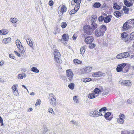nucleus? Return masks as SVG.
Returning <instances> with one entry per match:
<instances>
[{"label":"nucleus","mask_w":134,"mask_h":134,"mask_svg":"<svg viewBox=\"0 0 134 134\" xmlns=\"http://www.w3.org/2000/svg\"><path fill=\"white\" fill-rule=\"evenodd\" d=\"M106 30V28L105 25H102L100 26L99 29H98L96 30L95 32V34L98 37L103 35Z\"/></svg>","instance_id":"f257e3e1"},{"label":"nucleus","mask_w":134,"mask_h":134,"mask_svg":"<svg viewBox=\"0 0 134 134\" xmlns=\"http://www.w3.org/2000/svg\"><path fill=\"white\" fill-rule=\"evenodd\" d=\"M90 27L89 25L85 26L83 27V29L85 31V32L88 35H91L93 33V30H95L97 27L95 25L93 26L91 25Z\"/></svg>","instance_id":"f03ea898"},{"label":"nucleus","mask_w":134,"mask_h":134,"mask_svg":"<svg viewBox=\"0 0 134 134\" xmlns=\"http://www.w3.org/2000/svg\"><path fill=\"white\" fill-rule=\"evenodd\" d=\"M49 102L50 104L53 107L56 106L57 104L56 97L52 93L49 94L48 97Z\"/></svg>","instance_id":"7ed1b4c3"},{"label":"nucleus","mask_w":134,"mask_h":134,"mask_svg":"<svg viewBox=\"0 0 134 134\" xmlns=\"http://www.w3.org/2000/svg\"><path fill=\"white\" fill-rule=\"evenodd\" d=\"M17 47L19 49V51L22 53H23L25 52V51L20 41L19 40H17L15 41Z\"/></svg>","instance_id":"20e7f679"},{"label":"nucleus","mask_w":134,"mask_h":134,"mask_svg":"<svg viewBox=\"0 0 134 134\" xmlns=\"http://www.w3.org/2000/svg\"><path fill=\"white\" fill-rule=\"evenodd\" d=\"M54 58L58 63H60V53L59 51L57 49L54 50Z\"/></svg>","instance_id":"39448f33"},{"label":"nucleus","mask_w":134,"mask_h":134,"mask_svg":"<svg viewBox=\"0 0 134 134\" xmlns=\"http://www.w3.org/2000/svg\"><path fill=\"white\" fill-rule=\"evenodd\" d=\"M130 56L128 52H125L121 53L118 54L116 57L118 59H121L122 58H126Z\"/></svg>","instance_id":"423d86ee"},{"label":"nucleus","mask_w":134,"mask_h":134,"mask_svg":"<svg viewBox=\"0 0 134 134\" xmlns=\"http://www.w3.org/2000/svg\"><path fill=\"white\" fill-rule=\"evenodd\" d=\"M66 73L67 77L68 78L69 80L70 81H72V80L74 74L71 70L70 69L67 70Z\"/></svg>","instance_id":"0eeeda50"},{"label":"nucleus","mask_w":134,"mask_h":134,"mask_svg":"<svg viewBox=\"0 0 134 134\" xmlns=\"http://www.w3.org/2000/svg\"><path fill=\"white\" fill-rule=\"evenodd\" d=\"M126 65V64L124 63L118 65L116 69L117 71V72L122 71L124 72H127L126 71L125 72L124 71H123L122 70L123 68H124Z\"/></svg>","instance_id":"6e6552de"},{"label":"nucleus","mask_w":134,"mask_h":134,"mask_svg":"<svg viewBox=\"0 0 134 134\" xmlns=\"http://www.w3.org/2000/svg\"><path fill=\"white\" fill-rule=\"evenodd\" d=\"M97 18V16L96 15H93L91 16V25L94 26L95 25L97 27L98 25L95 23L96 21Z\"/></svg>","instance_id":"1a4fd4ad"},{"label":"nucleus","mask_w":134,"mask_h":134,"mask_svg":"<svg viewBox=\"0 0 134 134\" xmlns=\"http://www.w3.org/2000/svg\"><path fill=\"white\" fill-rule=\"evenodd\" d=\"M127 34L125 32L122 33L121 35V37L122 38V40L126 43H128L129 41V40L127 38Z\"/></svg>","instance_id":"9d476101"},{"label":"nucleus","mask_w":134,"mask_h":134,"mask_svg":"<svg viewBox=\"0 0 134 134\" xmlns=\"http://www.w3.org/2000/svg\"><path fill=\"white\" fill-rule=\"evenodd\" d=\"M98 113H99L98 111L95 110L94 111H91L89 114V115L93 117H97L99 116Z\"/></svg>","instance_id":"9b49d317"},{"label":"nucleus","mask_w":134,"mask_h":134,"mask_svg":"<svg viewBox=\"0 0 134 134\" xmlns=\"http://www.w3.org/2000/svg\"><path fill=\"white\" fill-rule=\"evenodd\" d=\"M105 73L101 72L100 71L95 72L92 74V76L93 77H98L104 76Z\"/></svg>","instance_id":"f8f14e48"},{"label":"nucleus","mask_w":134,"mask_h":134,"mask_svg":"<svg viewBox=\"0 0 134 134\" xmlns=\"http://www.w3.org/2000/svg\"><path fill=\"white\" fill-rule=\"evenodd\" d=\"M93 40V38L91 36L86 37L85 39V41L86 43L90 44Z\"/></svg>","instance_id":"ddd939ff"},{"label":"nucleus","mask_w":134,"mask_h":134,"mask_svg":"<svg viewBox=\"0 0 134 134\" xmlns=\"http://www.w3.org/2000/svg\"><path fill=\"white\" fill-rule=\"evenodd\" d=\"M67 8L64 5H63L60 9L58 11V13L59 14L62 15L63 13L65 12L66 11Z\"/></svg>","instance_id":"4468645a"},{"label":"nucleus","mask_w":134,"mask_h":134,"mask_svg":"<svg viewBox=\"0 0 134 134\" xmlns=\"http://www.w3.org/2000/svg\"><path fill=\"white\" fill-rule=\"evenodd\" d=\"M120 117L117 119L118 122L119 124H122L124 122L123 119L125 116L123 114H120L119 115Z\"/></svg>","instance_id":"2eb2a0df"},{"label":"nucleus","mask_w":134,"mask_h":134,"mask_svg":"<svg viewBox=\"0 0 134 134\" xmlns=\"http://www.w3.org/2000/svg\"><path fill=\"white\" fill-rule=\"evenodd\" d=\"M62 38L59 40L60 41H62L63 40L65 41V43H64V44H66V41H68L69 39V36L68 34H64L62 36Z\"/></svg>","instance_id":"dca6fc26"},{"label":"nucleus","mask_w":134,"mask_h":134,"mask_svg":"<svg viewBox=\"0 0 134 134\" xmlns=\"http://www.w3.org/2000/svg\"><path fill=\"white\" fill-rule=\"evenodd\" d=\"M92 69V67L88 66L85 68L83 71L84 74H87L90 72Z\"/></svg>","instance_id":"f3484780"},{"label":"nucleus","mask_w":134,"mask_h":134,"mask_svg":"<svg viewBox=\"0 0 134 134\" xmlns=\"http://www.w3.org/2000/svg\"><path fill=\"white\" fill-rule=\"evenodd\" d=\"M106 16L104 17V21L105 23H108L111 20V16L110 15Z\"/></svg>","instance_id":"a211bd4d"},{"label":"nucleus","mask_w":134,"mask_h":134,"mask_svg":"<svg viewBox=\"0 0 134 134\" xmlns=\"http://www.w3.org/2000/svg\"><path fill=\"white\" fill-rule=\"evenodd\" d=\"M98 96V95H95L94 93H90L88 95V97L91 99H93Z\"/></svg>","instance_id":"6ab92c4d"},{"label":"nucleus","mask_w":134,"mask_h":134,"mask_svg":"<svg viewBox=\"0 0 134 134\" xmlns=\"http://www.w3.org/2000/svg\"><path fill=\"white\" fill-rule=\"evenodd\" d=\"M130 0H124V3L127 7H130L132 5V3L129 2Z\"/></svg>","instance_id":"aec40b11"},{"label":"nucleus","mask_w":134,"mask_h":134,"mask_svg":"<svg viewBox=\"0 0 134 134\" xmlns=\"http://www.w3.org/2000/svg\"><path fill=\"white\" fill-rule=\"evenodd\" d=\"M85 48V46H82L80 48V53L82 55H83L84 54V53L86 51Z\"/></svg>","instance_id":"412c9836"},{"label":"nucleus","mask_w":134,"mask_h":134,"mask_svg":"<svg viewBox=\"0 0 134 134\" xmlns=\"http://www.w3.org/2000/svg\"><path fill=\"white\" fill-rule=\"evenodd\" d=\"M26 41L27 44L30 47H32L33 46V44L32 42V40L31 38H28L27 40H26Z\"/></svg>","instance_id":"4be33fe9"},{"label":"nucleus","mask_w":134,"mask_h":134,"mask_svg":"<svg viewBox=\"0 0 134 134\" xmlns=\"http://www.w3.org/2000/svg\"><path fill=\"white\" fill-rule=\"evenodd\" d=\"M11 41V38L10 37H8L4 39L3 42L5 44H6L9 42Z\"/></svg>","instance_id":"5701e85b"},{"label":"nucleus","mask_w":134,"mask_h":134,"mask_svg":"<svg viewBox=\"0 0 134 134\" xmlns=\"http://www.w3.org/2000/svg\"><path fill=\"white\" fill-rule=\"evenodd\" d=\"M114 8L115 9L119 10L120 8V6L118 5L116 3H115L113 4Z\"/></svg>","instance_id":"b1692460"},{"label":"nucleus","mask_w":134,"mask_h":134,"mask_svg":"<svg viewBox=\"0 0 134 134\" xmlns=\"http://www.w3.org/2000/svg\"><path fill=\"white\" fill-rule=\"evenodd\" d=\"M8 32V31L6 29H3L1 30H0V34L1 35H5L7 34Z\"/></svg>","instance_id":"393cba45"},{"label":"nucleus","mask_w":134,"mask_h":134,"mask_svg":"<svg viewBox=\"0 0 134 134\" xmlns=\"http://www.w3.org/2000/svg\"><path fill=\"white\" fill-rule=\"evenodd\" d=\"M94 93L96 94H97L98 95V94L101 92V90L98 88H95L93 91Z\"/></svg>","instance_id":"a878e982"},{"label":"nucleus","mask_w":134,"mask_h":134,"mask_svg":"<svg viewBox=\"0 0 134 134\" xmlns=\"http://www.w3.org/2000/svg\"><path fill=\"white\" fill-rule=\"evenodd\" d=\"M114 14L117 18H119L121 15V13L118 11L114 12Z\"/></svg>","instance_id":"bb28decb"},{"label":"nucleus","mask_w":134,"mask_h":134,"mask_svg":"<svg viewBox=\"0 0 134 134\" xmlns=\"http://www.w3.org/2000/svg\"><path fill=\"white\" fill-rule=\"evenodd\" d=\"M127 23H128L127 22H126L124 24L123 27L124 31H125L128 29Z\"/></svg>","instance_id":"cd10ccee"},{"label":"nucleus","mask_w":134,"mask_h":134,"mask_svg":"<svg viewBox=\"0 0 134 134\" xmlns=\"http://www.w3.org/2000/svg\"><path fill=\"white\" fill-rule=\"evenodd\" d=\"M111 113L110 112H108L105 113L104 116L105 118L107 120H110V119L108 118L109 116L110 115Z\"/></svg>","instance_id":"c85d7f7f"},{"label":"nucleus","mask_w":134,"mask_h":134,"mask_svg":"<svg viewBox=\"0 0 134 134\" xmlns=\"http://www.w3.org/2000/svg\"><path fill=\"white\" fill-rule=\"evenodd\" d=\"M107 14H104L103 15H101L99 16L98 18V20L99 21H102L103 20H104V16H106Z\"/></svg>","instance_id":"c756f323"},{"label":"nucleus","mask_w":134,"mask_h":134,"mask_svg":"<svg viewBox=\"0 0 134 134\" xmlns=\"http://www.w3.org/2000/svg\"><path fill=\"white\" fill-rule=\"evenodd\" d=\"M31 70L33 72L38 73L39 70L35 67H33L31 68Z\"/></svg>","instance_id":"7c9ffc66"},{"label":"nucleus","mask_w":134,"mask_h":134,"mask_svg":"<svg viewBox=\"0 0 134 134\" xmlns=\"http://www.w3.org/2000/svg\"><path fill=\"white\" fill-rule=\"evenodd\" d=\"M122 10L124 11V13L125 14H128L129 11V8L125 6L123 7Z\"/></svg>","instance_id":"2f4dec72"},{"label":"nucleus","mask_w":134,"mask_h":134,"mask_svg":"<svg viewBox=\"0 0 134 134\" xmlns=\"http://www.w3.org/2000/svg\"><path fill=\"white\" fill-rule=\"evenodd\" d=\"M10 21L13 23H15L18 21V19L16 18H12L10 19Z\"/></svg>","instance_id":"473e14b6"},{"label":"nucleus","mask_w":134,"mask_h":134,"mask_svg":"<svg viewBox=\"0 0 134 134\" xmlns=\"http://www.w3.org/2000/svg\"><path fill=\"white\" fill-rule=\"evenodd\" d=\"M125 86H130L132 85V83L129 80H125Z\"/></svg>","instance_id":"72a5a7b5"},{"label":"nucleus","mask_w":134,"mask_h":134,"mask_svg":"<svg viewBox=\"0 0 134 134\" xmlns=\"http://www.w3.org/2000/svg\"><path fill=\"white\" fill-rule=\"evenodd\" d=\"M91 80V79L90 78H86L85 79H83L81 80V81L83 82H86L89 81H90Z\"/></svg>","instance_id":"f704fd0d"},{"label":"nucleus","mask_w":134,"mask_h":134,"mask_svg":"<svg viewBox=\"0 0 134 134\" xmlns=\"http://www.w3.org/2000/svg\"><path fill=\"white\" fill-rule=\"evenodd\" d=\"M73 61L75 64H81L82 63V62L81 61L77 59H74Z\"/></svg>","instance_id":"c9c22d12"},{"label":"nucleus","mask_w":134,"mask_h":134,"mask_svg":"<svg viewBox=\"0 0 134 134\" xmlns=\"http://www.w3.org/2000/svg\"><path fill=\"white\" fill-rule=\"evenodd\" d=\"M101 5L100 4L99 2H96L93 5V7L94 8H99Z\"/></svg>","instance_id":"e433bc0d"},{"label":"nucleus","mask_w":134,"mask_h":134,"mask_svg":"<svg viewBox=\"0 0 134 134\" xmlns=\"http://www.w3.org/2000/svg\"><path fill=\"white\" fill-rule=\"evenodd\" d=\"M125 80H121L119 81V83L121 86L125 85Z\"/></svg>","instance_id":"4c0bfd02"},{"label":"nucleus","mask_w":134,"mask_h":134,"mask_svg":"<svg viewBox=\"0 0 134 134\" xmlns=\"http://www.w3.org/2000/svg\"><path fill=\"white\" fill-rule=\"evenodd\" d=\"M18 87V85L17 84L13 85L12 87V91L17 90Z\"/></svg>","instance_id":"58836bf2"},{"label":"nucleus","mask_w":134,"mask_h":134,"mask_svg":"<svg viewBox=\"0 0 134 134\" xmlns=\"http://www.w3.org/2000/svg\"><path fill=\"white\" fill-rule=\"evenodd\" d=\"M48 111L49 113L52 114L53 115H54L55 113L53 111V109L51 108H49L48 109Z\"/></svg>","instance_id":"ea45409f"},{"label":"nucleus","mask_w":134,"mask_h":134,"mask_svg":"<svg viewBox=\"0 0 134 134\" xmlns=\"http://www.w3.org/2000/svg\"><path fill=\"white\" fill-rule=\"evenodd\" d=\"M12 92L14 95L18 96H19V93L18 92V90L12 91Z\"/></svg>","instance_id":"a19ab883"},{"label":"nucleus","mask_w":134,"mask_h":134,"mask_svg":"<svg viewBox=\"0 0 134 134\" xmlns=\"http://www.w3.org/2000/svg\"><path fill=\"white\" fill-rule=\"evenodd\" d=\"M67 26V24L65 22H63L61 24V26L63 28H65Z\"/></svg>","instance_id":"79ce46f5"},{"label":"nucleus","mask_w":134,"mask_h":134,"mask_svg":"<svg viewBox=\"0 0 134 134\" xmlns=\"http://www.w3.org/2000/svg\"><path fill=\"white\" fill-rule=\"evenodd\" d=\"M68 87L71 90H73L74 88V84L73 83H71L68 85Z\"/></svg>","instance_id":"37998d69"},{"label":"nucleus","mask_w":134,"mask_h":134,"mask_svg":"<svg viewBox=\"0 0 134 134\" xmlns=\"http://www.w3.org/2000/svg\"><path fill=\"white\" fill-rule=\"evenodd\" d=\"M73 99L74 102L76 103H78L79 102V101L77 98V96H75L73 97Z\"/></svg>","instance_id":"c03bdc74"},{"label":"nucleus","mask_w":134,"mask_h":134,"mask_svg":"<svg viewBox=\"0 0 134 134\" xmlns=\"http://www.w3.org/2000/svg\"><path fill=\"white\" fill-rule=\"evenodd\" d=\"M60 31V29L58 28H56L53 32V34L54 35H56L58 33H59Z\"/></svg>","instance_id":"a18cd8bd"},{"label":"nucleus","mask_w":134,"mask_h":134,"mask_svg":"<svg viewBox=\"0 0 134 134\" xmlns=\"http://www.w3.org/2000/svg\"><path fill=\"white\" fill-rule=\"evenodd\" d=\"M41 101L40 99H38L37 100V102L35 104L36 106L38 105H39L41 104Z\"/></svg>","instance_id":"49530a36"},{"label":"nucleus","mask_w":134,"mask_h":134,"mask_svg":"<svg viewBox=\"0 0 134 134\" xmlns=\"http://www.w3.org/2000/svg\"><path fill=\"white\" fill-rule=\"evenodd\" d=\"M17 78L18 79H22L23 78V75L22 74H19L17 76Z\"/></svg>","instance_id":"de8ad7c7"},{"label":"nucleus","mask_w":134,"mask_h":134,"mask_svg":"<svg viewBox=\"0 0 134 134\" xmlns=\"http://www.w3.org/2000/svg\"><path fill=\"white\" fill-rule=\"evenodd\" d=\"M107 108L106 107H104L100 109L99 110V111L100 112H101L102 111H106L107 110Z\"/></svg>","instance_id":"09e8293b"},{"label":"nucleus","mask_w":134,"mask_h":134,"mask_svg":"<svg viewBox=\"0 0 134 134\" xmlns=\"http://www.w3.org/2000/svg\"><path fill=\"white\" fill-rule=\"evenodd\" d=\"M96 45L94 43H91L90 44L89 47L91 49H93L95 47Z\"/></svg>","instance_id":"8fccbe9b"},{"label":"nucleus","mask_w":134,"mask_h":134,"mask_svg":"<svg viewBox=\"0 0 134 134\" xmlns=\"http://www.w3.org/2000/svg\"><path fill=\"white\" fill-rule=\"evenodd\" d=\"M134 34L133 32H132L130 34V39H134V35L133 34Z\"/></svg>","instance_id":"3c124183"},{"label":"nucleus","mask_w":134,"mask_h":134,"mask_svg":"<svg viewBox=\"0 0 134 134\" xmlns=\"http://www.w3.org/2000/svg\"><path fill=\"white\" fill-rule=\"evenodd\" d=\"M81 2V0H74V2L76 3L77 4H79Z\"/></svg>","instance_id":"603ef678"},{"label":"nucleus","mask_w":134,"mask_h":134,"mask_svg":"<svg viewBox=\"0 0 134 134\" xmlns=\"http://www.w3.org/2000/svg\"><path fill=\"white\" fill-rule=\"evenodd\" d=\"M78 5L77 6L76 5L74 8V9L75 10L76 12H77L79 8V7H80L79 4H78Z\"/></svg>","instance_id":"864d4df0"},{"label":"nucleus","mask_w":134,"mask_h":134,"mask_svg":"<svg viewBox=\"0 0 134 134\" xmlns=\"http://www.w3.org/2000/svg\"><path fill=\"white\" fill-rule=\"evenodd\" d=\"M121 134H129V132L127 131H122L121 132Z\"/></svg>","instance_id":"5fc2aeb1"},{"label":"nucleus","mask_w":134,"mask_h":134,"mask_svg":"<svg viewBox=\"0 0 134 134\" xmlns=\"http://www.w3.org/2000/svg\"><path fill=\"white\" fill-rule=\"evenodd\" d=\"M75 12H76L75 10L74 9H72L71 11L70 12V14L71 15L75 13Z\"/></svg>","instance_id":"6e6d98bb"},{"label":"nucleus","mask_w":134,"mask_h":134,"mask_svg":"<svg viewBox=\"0 0 134 134\" xmlns=\"http://www.w3.org/2000/svg\"><path fill=\"white\" fill-rule=\"evenodd\" d=\"M72 122H73L74 124L76 125H78V122H77L75 121L74 120H72L71 121Z\"/></svg>","instance_id":"4d7b16f0"},{"label":"nucleus","mask_w":134,"mask_h":134,"mask_svg":"<svg viewBox=\"0 0 134 134\" xmlns=\"http://www.w3.org/2000/svg\"><path fill=\"white\" fill-rule=\"evenodd\" d=\"M53 1L52 0H50L49 2V5L50 6H52L53 5Z\"/></svg>","instance_id":"13d9d810"},{"label":"nucleus","mask_w":134,"mask_h":134,"mask_svg":"<svg viewBox=\"0 0 134 134\" xmlns=\"http://www.w3.org/2000/svg\"><path fill=\"white\" fill-rule=\"evenodd\" d=\"M9 57L12 59H14L15 58V57L13 56V54H10L9 55Z\"/></svg>","instance_id":"bf43d9fd"},{"label":"nucleus","mask_w":134,"mask_h":134,"mask_svg":"<svg viewBox=\"0 0 134 134\" xmlns=\"http://www.w3.org/2000/svg\"><path fill=\"white\" fill-rule=\"evenodd\" d=\"M4 62L3 60H2L0 62V66H2L4 64Z\"/></svg>","instance_id":"052dcab7"},{"label":"nucleus","mask_w":134,"mask_h":134,"mask_svg":"<svg viewBox=\"0 0 134 134\" xmlns=\"http://www.w3.org/2000/svg\"><path fill=\"white\" fill-rule=\"evenodd\" d=\"M134 21V19H131L129 20H128L127 22L130 23L131 22V23L133 22Z\"/></svg>","instance_id":"680f3d73"},{"label":"nucleus","mask_w":134,"mask_h":134,"mask_svg":"<svg viewBox=\"0 0 134 134\" xmlns=\"http://www.w3.org/2000/svg\"><path fill=\"white\" fill-rule=\"evenodd\" d=\"M76 37H77V36H76V35H73V37H72V38H73V40H75L76 39Z\"/></svg>","instance_id":"e2e57ef3"},{"label":"nucleus","mask_w":134,"mask_h":134,"mask_svg":"<svg viewBox=\"0 0 134 134\" xmlns=\"http://www.w3.org/2000/svg\"><path fill=\"white\" fill-rule=\"evenodd\" d=\"M22 86L23 87H24L25 89H26L27 90V91L28 92H29V91H28V90L26 88V87L24 85H22Z\"/></svg>","instance_id":"0e129e2a"},{"label":"nucleus","mask_w":134,"mask_h":134,"mask_svg":"<svg viewBox=\"0 0 134 134\" xmlns=\"http://www.w3.org/2000/svg\"><path fill=\"white\" fill-rule=\"evenodd\" d=\"M127 102L129 104H131V102L130 99H129L127 100Z\"/></svg>","instance_id":"69168bd1"},{"label":"nucleus","mask_w":134,"mask_h":134,"mask_svg":"<svg viewBox=\"0 0 134 134\" xmlns=\"http://www.w3.org/2000/svg\"><path fill=\"white\" fill-rule=\"evenodd\" d=\"M32 109L31 108H29L28 110L27 111V112H30V111H32Z\"/></svg>","instance_id":"338daca9"},{"label":"nucleus","mask_w":134,"mask_h":134,"mask_svg":"<svg viewBox=\"0 0 134 134\" xmlns=\"http://www.w3.org/2000/svg\"><path fill=\"white\" fill-rule=\"evenodd\" d=\"M22 75H23V77H26V74H25V73H23L22 74Z\"/></svg>","instance_id":"774afa93"}]
</instances>
